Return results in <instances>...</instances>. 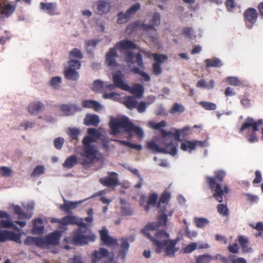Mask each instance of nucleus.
I'll use <instances>...</instances> for the list:
<instances>
[{"instance_id":"1a4fd4ad","label":"nucleus","mask_w":263,"mask_h":263,"mask_svg":"<svg viewBox=\"0 0 263 263\" xmlns=\"http://www.w3.org/2000/svg\"><path fill=\"white\" fill-rule=\"evenodd\" d=\"M111 4L106 1L100 0L95 2L92 5L94 12L100 15L107 13L111 9Z\"/></svg>"},{"instance_id":"f3484780","label":"nucleus","mask_w":263,"mask_h":263,"mask_svg":"<svg viewBox=\"0 0 263 263\" xmlns=\"http://www.w3.org/2000/svg\"><path fill=\"white\" fill-rule=\"evenodd\" d=\"M14 10V7L7 4L6 0H0V14L2 17L9 16Z\"/></svg>"},{"instance_id":"8fccbe9b","label":"nucleus","mask_w":263,"mask_h":263,"mask_svg":"<svg viewBox=\"0 0 263 263\" xmlns=\"http://www.w3.org/2000/svg\"><path fill=\"white\" fill-rule=\"evenodd\" d=\"M205 63L208 67H219L221 65V62L219 59L209 60L206 59L205 60Z\"/></svg>"},{"instance_id":"4468645a","label":"nucleus","mask_w":263,"mask_h":263,"mask_svg":"<svg viewBox=\"0 0 263 263\" xmlns=\"http://www.w3.org/2000/svg\"><path fill=\"white\" fill-rule=\"evenodd\" d=\"M101 241L105 245L111 247L118 245L117 240L110 237L108 235V231L106 228H103L100 231Z\"/></svg>"},{"instance_id":"603ef678","label":"nucleus","mask_w":263,"mask_h":263,"mask_svg":"<svg viewBox=\"0 0 263 263\" xmlns=\"http://www.w3.org/2000/svg\"><path fill=\"white\" fill-rule=\"evenodd\" d=\"M12 171L7 166L0 167V174L2 176L8 177L11 175Z\"/></svg>"},{"instance_id":"4c0bfd02","label":"nucleus","mask_w":263,"mask_h":263,"mask_svg":"<svg viewBox=\"0 0 263 263\" xmlns=\"http://www.w3.org/2000/svg\"><path fill=\"white\" fill-rule=\"evenodd\" d=\"M13 210L14 213L18 215L19 219H29L31 217L25 213L18 205H15L13 206Z\"/></svg>"},{"instance_id":"c9c22d12","label":"nucleus","mask_w":263,"mask_h":263,"mask_svg":"<svg viewBox=\"0 0 263 263\" xmlns=\"http://www.w3.org/2000/svg\"><path fill=\"white\" fill-rule=\"evenodd\" d=\"M99 116H86L84 119V124L87 126H98L100 120Z\"/></svg>"},{"instance_id":"dca6fc26","label":"nucleus","mask_w":263,"mask_h":263,"mask_svg":"<svg viewBox=\"0 0 263 263\" xmlns=\"http://www.w3.org/2000/svg\"><path fill=\"white\" fill-rule=\"evenodd\" d=\"M124 75L121 71H118L114 73L112 76L114 83L117 87L120 88L122 90H128V85L123 80Z\"/></svg>"},{"instance_id":"0e129e2a","label":"nucleus","mask_w":263,"mask_h":263,"mask_svg":"<svg viewBox=\"0 0 263 263\" xmlns=\"http://www.w3.org/2000/svg\"><path fill=\"white\" fill-rule=\"evenodd\" d=\"M81 67L80 62L78 60H70L69 62V67L68 68H71L72 69L76 70L78 69Z\"/></svg>"},{"instance_id":"72a5a7b5","label":"nucleus","mask_w":263,"mask_h":263,"mask_svg":"<svg viewBox=\"0 0 263 263\" xmlns=\"http://www.w3.org/2000/svg\"><path fill=\"white\" fill-rule=\"evenodd\" d=\"M190 135V127L186 126L182 129H175V138L177 141L180 140V137H185Z\"/></svg>"},{"instance_id":"7ed1b4c3","label":"nucleus","mask_w":263,"mask_h":263,"mask_svg":"<svg viewBox=\"0 0 263 263\" xmlns=\"http://www.w3.org/2000/svg\"><path fill=\"white\" fill-rule=\"evenodd\" d=\"M161 134L162 137L160 143L164 146L160 147L154 141H151L147 143V148L153 152L170 154L173 156L176 155L177 147L173 144L175 133L162 130Z\"/></svg>"},{"instance_id":"b1692460","label":"nucleus","mask_w":263,"mask_h":263,"mask_svg":"<svg viewBox=\"0 0 263 263\" xmlns=\"http://www.w3.org/2000/svg\"><path fill=\"white\" fill-rule=\"evenodd\" d=\"M108 251L104 248H101L99 251L95 250L92 254V263H98L100 259L108 255Z\"/></svg>"},{"instance_id":"c756f323","label":"nucleus","mask_w":263,"mask_h":263,"mask_svg":"<svg viewBox=\"0 0 263 263\" xmlns=\"http://www.w3.org/2000/svg\"><path fill=\"white\" fill-rule=\"evenodd\" d=\"M258 16L256 10L253 8L247 10L245 12V16L247 20L253 24L256 20Z\"/></svg>"},{"instance_id":"a19ab883","label":"nucleus","mask_w":263,"mask_h":263,"mask_svg":"<svg viewBox=\"0 0 263 263\" xmlns=\"http://www.w3.org/2000/svg\"><path fill=\"white\" fill-rule=\"evenodd\" d=\"M141 4L139 3H136L134 5H132L128 9H127L126 11L132 17L141 9Z\"/></svg>"},{"instance_id":"7c9ffc66","label":"nucleus","mask_w":263,"mask_h":263,"mask_svg":"<svg viewBox=\"0 0 263 263\" xmlns=\"http://www.w3.org/2000/svg\"><path fill=\"white\" fill-rule=\"evenodd\" d=\"M158 195L156 193L151 194L148 196V199L147 201V204L144 206V210L146 212H148L150 209L151 206L155 207L157 205Z\"/></svg>"},{"instance_id":"a18cd8bd","label":"nucleus","mask_w":263,"mask_h":263,"mask_svg":"<svg viewBox=\"0 0 263 263\" xmlns=\"http://www.w3.org/2000/svg\"><path fill=\"white\" fill-rule=\"evenodd\" d=\"M171 198V194L168 192H164L161 194L157 203V208H159L161 203H165L168 201Z\"/></svg>"},{"instance_id":"69168bd1","label":"nucleus","mask_w":263,"mask_h":263,"mask_svg":"<svg viewBox=\"0 0 263 263\" xmlns=\"http://www.w3.org/2000/svg\"><path fill=\"white\" fill-rule=\"evenodd\" d=\"M103 87V82L96 80L93 83V90L96 92L100 91Z\"/></svg>"},{"instance_id":"f8f14e48","label":"nucleus","mask_w":263,"mask_h":263,"mask_svg":"<svg viewBox=\"0 0 263 263\" xmlns=\"http://www.w3.org/2000/svg\"><path fill=\"white\" fill-rule=\"evenodd\" d=\"M125 59L127 63L135 64L139 66H143L142 57L139 53H136L130 50L126 51Z\"/></svg>"},{"instance_id":"c85d7f7f","label":"nucleus","mask_w":263,"mask_h":263,"mask_svg":"<svg viewBox=\"0 0 263 263\" xmlns=\"http://www.w3.org/2000/svg\"><path fill=\"white\" fill-rule=\"evenodd\" d=\"M82 105L85 108H92L96 111H99L102 108V105L99 102L93 100H84Z\"/></svg>"},{"instance_id":"2eb2a0df","label":"nucleus","mask_w":263,"mask_h":263,"mask_svg":"<svg viewBox=\"0 0 263 263\" xmlns=\"http://www.w3.org/2000/svg\"><path fill=\"white\" fill-rule=\"evenodd\" d=\"M215 258L219 259L223 263H247V260L243 257L236 258L234 255H230L228 257L217 254Z\"/></svg>"},{"instance_id":"c03bdc74","label":"nucleus","mask_w":263,"mask_h":263,"mask_svg":"<svg viewBox=\"0 0 263 263\" xmlns=\"http://www.w3.org/2000/svg\"><path fill=\"white\" fill-rule=\"evenodd\" d=\"M194 221L196 226L199 228L204 227L209 222L208 219L205 218L195 217Z\"/></svg>"},{"instance_id":"f03ea898","label":"nucleus","mask_w":263,"mask_h":263,"mask_svg":"<svg viewBox=\"0 0 263 263\" xmlns=\"http://www.w3.org/2000/svg\"><path fill=\"white\" fill-rule=\"evenodd\" d=\"M215 175L214 177L206 176V181L209 187L213 192L212 197L219 202H222L223 196L228 194L230 192L228 186L224 185L222 189L221 185V182L223 181L226 173L223 171L219 170L215 172Z\"/></svg>"},{"instance_id":"a211bd4d","label":"nucleus","mask_w":263,"mask_h":263,"mask_svg":"<svg viewBox=\"0 0 263 263\" xmlns=\"http://www.w3.org/2000/svg\"><path fill=\"white\" fill-rule=\"evenodd\" d=\"M33 228L32 233L33 234L41 235L44 233L45 229L43 225V220L41 218L35 219L33 220Z\"/></svg>"},{"instance_id":"aec40b11","label":"nucleus","mask_w":263,"mask_h":263,"mask_svg":"<svg viewBox=\"0 0 263 263\" xmlns=\"http://www.w3.org/2000/svg\"><path fill=\"white\" fill-rule=\"evenodd\" d=\"M117 56L116 48H111L106 55V63L108 66H114L116 65V57Z\"/></svg>"},{"instance_id":"ddd939ff","label":"nucleus","mask_w":263,"mask_h":263,"mask_svg":"<svg viewBox=\"0 0 263 263\" xmlns=\"http://www.w3.org/2000/svg\"><path fill=\"white\" fill-rule=\"evenodd\" d=\"M61 224L63 226L76 224L79 227H86L83 219L78 218L73 215H67L61 219Z\"/></svg>"},{"instance_id":"37998d69","label":"nucleus","mask_w":263,"mask_h":263,"mask_svg":"<svg viewBox=\"0 0 263 263\" xmlns=\"http://www.w3.org/2000/svg\"><path fill=\"white\" fill-rule=\"evenodd\" d=\"M180 148L184 151L189 150L190 152H191L192 150L195 149L194 141H186L185 142L182 143Z\"/></svg>"},{"instance_id":"79ce46f5","label":"nucleus","mask_w":263,"mask_h":263,"mask_svg":"<svg viewBox=\"0 0 263 263\" xmlns=\"http://www.w3.org/2000/svg\"><path fill=\"white\" fill-rule=\"evenodd\" d=\"M213 259V257L209 254H204L197 256L195 263H210Z\"/></svg>"},{"instance_id":"e433bc0d","label":"nucleus","mask_w":263,"mask_h":263,"mask_svg":"<svg viewBox=\"0 0 263 263\" xmlns=\"http://www.w3.org/2000/svg\"><path fill=\"white\" fill-rule=\"evenodd\" d=\"M65 76L67 79L77 80L79 78V73L74 69L67 68L65 70Z\"/></svg>"},{"instance_id":"864d4df0","label":"nucleus","mask_w":263,"mask_h":263,"mask_svg":"<svg viewBox=\"0 0 263 263\" xmlns=\"http://www.w3.org/2000/svg\"><path fill=\"white\" fill-rule=\"evenodd\" d=\"M184 110L183 106L176 103L170 109V113L171 114H174L176 113H181Z\"/></svg>"},{"instance_id":"39448f33","label":"nucleus","mask_w":263,"mask_h":263,"mask_svg":"<svg viewBox=\"0 0 263 263\" xmlns=\"http://www.w3.org/2000/svg\"><path fill=\"white\" fill-rule=\"evenodd\" d=\"M72 242L76 245L83 246L95 240L96 236L86 227H79L74 230L71 237Z\"/></svg>"},{"instance_id":"cd10ccee","label":"nucleus","mask_w":263,"mask_h":263,"mask_svg":"<svg viewBox=\"0 0 263 263\" xmlns=\"http://www.w3.org/2000/svg\"><path fill=\"white\" fill-rule=\"evenodd\" d=\"M116 49H126L127 51L136 48V45L130 41L124 40L118 42L115 47Z\"/></svg>"},{"instance_id":"6e6552de","label":"nucleus","mask_w":263,"mask_h":263,"mask_svg":"<svg viewBox=\"0 0 263 263\" xmlns=\"http://www.w3.org/2000/svg\"><path fill=\"white\" fill-rule=\"evenodd\" d=\"M262 125L263 120L259 119L256 121L253 118L248 117L240 128L239 133H242L245 129H248L250 128H252V132H257L258 127Z\"/></svg>"},{"instance_id":"13d9d810","label":"nucleus","mask_w":263,"mask_h":263,"mask_svg":"<svg viewBox=\"0 0 263 263\" xmlns=\"http://www.w3.org/2000/svg\"><path fill=\"white\" fill-rule=\"evenodd\" d=\"M197 248V244L196 242H192L187 245L184 248V252L186 253H190Z\"/></svg>"},{"instance_id":"a878e982","label":"nucleus","mask_w":263,"mask_h":263,"mask_svg":"<svg viewBox=\"0 0 263 263\" xmlns=\"http://www.w3.org/2000/svg\"><path fill=\"white\" fill-rule=\"evenodd\" d=\"M44 104L40 101L31 103L28 106V111L30 114H39L41 110L44 109Z\"/></svg>"},{"instance_id":"bf43d9fd","label":"nucleus","mask_w":263,"mask_h":263,"mask_svg":"<svg viewBox=\"0 0 263 263\" xmlns=\"http://www.w3.org/2000/svg\"><path fill=\"white\" fill-rule=\"evenodd\" d=\"M228 249L230 253L235 254L239 252V247L238 245L235 242L233 244H230L228 247Z\"/></svg>"},{"instance_id":"f704fd0d","label":"nucleus","mask_w":263,"mask_h":263,"mask_svg":"<svg viewBox=\"0 0 263 263\" xmlns=\"http://www.w3.org/2000/svg\"><path fill=\"white\" fill-rule=\"evenodd\" d=\"M123 103L124 105L129 109H132L136 107L137 105V101L133 96L126 97Z\"/></svg>"},{"instance_id":"6ab92c4d","label":"nucleus","mask_w":263,"mask_h":263,"mask_svg":"<svg viewBox=\"0 0 263 263\" xmlns=\"http://www.w3.org/2000/svg\"><path fill=\"white\" fill-rule=\"evenodd\" d=\"M64 203L63 204L60 205L59 209L61 210H62L68 214L71 213V210L76 208L78 204L81 203L82 202L81 201L73 202V201H67L65 199H64Z\"/></svg>"},{"instance_id":"f257e3e1","label":"nucleus","mask_w":263,"mask_h":263,"mask_svg":"<svg viewBox=\"0 0 263 263\" xmlns=\"http://www.w3.org/2000/svg\"><path fill=\"white\" fill-rule=\"evenodd\" d=\"M167 222V215L164 210L162 211L158 218V222L148 223L142 230V233L153 242L155 247L157 253L164 252L165 255L170 257H174L178 249L176 247L177 241L174 239H168L169 234L164 230L157 232L153 237L149 231L158 229L160 226L166 227Z\"/></svg>"},{"instance_id":"58836bf2","label":"nucleus","mask_w":263,"mask_h":263,"mask_svg":"<svg viewBox=\"0 0 263 263\" xmlns=\"http://www.w3.org/2000/svg\"><path fill=\"white\" fill-rule=\"evenodd\" d=\"M6 220H1L0 221V228H12L14 230H16L17 227L16 226L13 224L12 221L10 218V216L8 218H6Z\"/></svg>"},{"instance_id":"de8ad7c7","label":"nucleus","mask_w":263,"mask_h":263,"mask_svg":"<svg viewBox=\"0 0 263 263\" xmlns=\"http://www.w3.org/2000/svg\"><path fill=\"white\" fill-rule=\"evenodd\" d=\"M217 211L219 214L223 216H227L229 214L227 205L224 204H218L217 206Z\"/></svg>"},{"instance_id":"423d86ee","label":"nucleus","mask_w":263,"mask_h":263,"mask_svg":"<svg viewBox=\"0 0 263 263\" xmlns=\"http://www.w3.org/2000/svg\"><path fill=\"white\" fill-rule=\"evenodd\" d=\"M108 176L99 179V182L102 185L107 187H115L120 185L118 174L115 172H108Z\"/></svg>"},{"instance_id":"680f3d73","label":"nucleus","mask_w":263,"mask_h":263,"mask_svg":"<svg viewBox=\"0 0 263 263\" xmlns=\"http://www.w3.org/2000/svg\"><path fill=\"white\" fill-rule=\"evenodd\" d=\"M183 32L185 36L190 39H194L196 37L194 32L191 28H186L184 29Z\"/></svg>"},{"instance_id":"3c124183","label":"nucleus","mask_w":263,"mask_h":263,"mask_svg":"<svg viewBox=\"0 0 263 263\" xmlns=\"http://www.w3.org/2000/svg\"><path fill=\"white\" fill-rule=\"evenodd\" d=\"M210 83V85H208L206 84V83L204 80H200L197 82V86L198 87H202L208 89L213 88L214 87V81L213 80H211Z\"/></svg>"},{"instance_id":"473e14b6","label":"nucleus","mask_w":263,"mask_h":263,"mask_svg":"<svg viewBox=\"0 0 263 263\" xmlns=\"http://www.w3.org/2000/svg\"><path fill=\"white\" fill-rule=\"evenodd\" d=\"M78 163V158L76 155H71L67 157L63 164L64 167L71 168Z\"/></svg>"},{"instance_id":"5701e85b","label":"nucleus","mask_w":263,"mask_h":263,"mask_svg":"<svg viewBox=\"0 0 263 263\" xmlns=\"http://www.w3.org/2000/svg\"><path fill=\"white\" fill-rule=\"evenodd\" d=\"M237 241L243 253H248L252 251L251 248L249 246V240L247 237L243 235H239L237 237Z\"/></svg>"},{"instance_id":"09e8293b","label":"nucleus","mask_w":263,"mask_h":263,"mask_svg":"<svg viewBox=\"0 0 263 263\" xmlns=\"http://www.w3.org/2000/svg\"><path fill=\"white\" fill-rule=\"evenodd\" d=\"M41 8L43 10H47L49 14H52L55 10V7L52 3H41Z\"/></svg>"},{"instance_id":"49530a36","label":"nucleus","mask_w":263,"mask_h":263,"mask_svg":"<svg viewBox=\"0 0 263 263\" xmlns=\"http://www.w3.org/2000/svg\"><path fill=\"white\" fill-rule=\"evenodd\" d=\"M62 83V78L60 77H54L51 78L50 81V86L54 89L60 87Z\"/></svg>"},{"instance_id":"5fc2aeb1","label":"nucleus","mask_w":263,"mask_h":263,"mask_svg":"<svg viewBox=\"0 0 263 263\" xmlns=\"http://www.w3.org/2000/svg\"><path fill=\"white\" fill-rule=\"evenodd\" d=\"M45 168L43 165H38L36 166L31 173V176L33 177L39 176L44 173Z\"/></svg>"},{"instance_id":"2f4dec72","label":"nucleus","mask_w":263,"mask_h":263,"mask_svg":"<svg viewBox=\"0 0 263 263\" xmlns=\"http://www.w3.org/2000/svg\"><path fill=\"white\" fill-rule=\"evenodd\" d=\"M144 54L145 56H146L149 58L153 57L155 63H157L160 64L163 63L167 59V57L165 55L151 53L148 51H144Z\"/></svg>"},{"instance_id":"ea45409f","label":"nucleus","mask_w":263,"mask_h":263,"mask_svg":"<svg viewBox=\"0 0 263 263\" xmlns=\"http://www.w3.org/2000/svg\"><path fill=\"white\" fill-rule=\"evenodd\" d=\"M117 16V23L119 24L126 23L131 18L130 16L127 11H126L125 12H121L119 13Z\"/></svg>"},{"instance_id":"774afa93","label":"nucleus","mask_w":263,"mask_h":263,"mask_svg":"<svg viewBox=\"0 0 263 263\" xmlns=\"http://www.w3.org/2000/svg\"><path fill=\"white\" fill-rule=\"evenodd\" d=\"M95 142V139L93 137L90 136H85L82 140V143L84 146L91 145V143Z\"/></svg>"},{"instance_id":"6e6d98bb","label":"nucleus","mask_w":263,"mask_h":263,"mask_svg":"<svg viewBox=\"0 0 263 263\" xmlns=\"http://www.w3.org/2000/svg\"><path fill=\"white\" fill-rule=\"evenodd\" d=\"M103 98L104 99H110L114 101H117L120 98L119 94L112 92L110 93H104L103 95Z\"/></svg>"},{"instance_id":"338daca9","label":"nucleus","mask_w":263,"mask_h":263,"mask_svg":"<svg viewBox=\"0 0 263 263\" xmlns=\"http://www.w3.org/2000/svg\"><path fill=\"white\" fill-rule=\"evenodd\" d=\"M64 139L61 137H58L54 140V145L55 147L58 149H60L64 144Z\"/></svg>"},{"instance_id":"4d7b16f0","label":"nucleus","mask_w":263,"mask_h":263,"mask_svg":"<svg viewBox=\"0 0 263 263\" xmlns=\"http://www.w3.org/2000/svg\"><path fill=\"white\" fill-rule=\"evenodd\" d=\"M200 104L205 109L215 110L216 108V105L213 103L209 102H201Z\"/></svg>"},{"instance_id":"052dcab7","label":"nucleus","mask_w":263,"mask_h":263,"mask_svg":"<svg viewBox=\"0 0 263 263\" xmlns=\"http://www.w3.org/2000/svg\"><path fill=\"white\" fill-rule=\"evenodd\" d=\"M80 133L79 129L75 128H69V134L72 139L77 140Z\"/></svg>"},{"instance_id":"9b49d317","label":"nucleus","mask_w":263,"mask_h":263,"mask_svg":"<svg viewBox=\"0 0 263 263\" xmlns=\"http://www.w3.org/2000/svg\"><path fill=\"white\" fill-rule=\"evenodd\" d=\"M61 237V232L59 231H55L47 235L44 238L43 248L48 245H58L60 243Z\"/></svg>"},{"instance_id":"e2e57ef3","label":"nucleus","mask_w":263,"mask_h":263,"mask_svg":"<svg viewBox=\"0 0 263 263\" xmlns=\"http://www.w3.org/2000/svg\"><path fill=\"white\" fill-rule=\"evenodd\" d=\"M87 132L89 135L98 139L101 138L102 136L101 133L95 128H88Z\"/></svg>"},{"instance_id":"412c9836","label":"nucleus","mask_w":263,"mask_h":263,"mask_svg":"<svg viewBox=\"0 0 263 263\" xmlns=\"http://www.w3.org/2000/svg\"><path fill=\"white\" fill-rule=\"evenodd\" d=\"M125 90L129 91L130 93L133 94L135 97L137 98H141L143 97L144 91V88L142 85L137 84L131 88L128 86V90Z\"/></svg>"},{"instance_id":"20e7f679","label":"nucleus","mask_w":263,"mask_h":263,"mask_svg":"<svg viewBox=\"0 0 263 263\" xmlns=\"http://www.w3.org/2000/svg\"><path fill=\"white\" fill-rule=\"evenodd\" d=\"M109 126L111 129V133L116 135L123 129L124 132L127 133H134L137 136L142 137L143 132L142 129L133 124L126 116H123V118H111L109 122Z\"/></svg>"},{"instance_id":"393cba45","label":"nucleus","mask_w":263,"mask_h":263,"mask_svg":"<svg viewBox=\"0 0 263 263\" xmlns=\"http://www.w3.org/2000/svg\"><path fill=\"white\" fill-rule=\"evenodd\" d=\"M151 23L153 24H142L141 25V28L143 30H147L149 29H154V26L155 25H158L160 23V15L158 13H155L151 20Z\"/></svg>"},{"instance_id":"4be33fe9","label":"nucleus","mask_w":263,"mask_h":263,"mask_svg":"<svg viewBox=\"0 0 263 263\" xmlns=\"http://www.w3.org/2000/svg\"><path fill=\"white\" fill-rule=\"evenodd\" d=\"M24 243L27 246L35 245L40 248H43V238L41 237H35L29 236L25 238Z\"/></svg>"},{"instance_id":"9d476101","label":"nucleus","mask_w":263,"mask_h":263,"mask_svg":"<svg viewBox=\"0 0 263 263\" xmlns=\"http://www.w3.org/2000/svg\"><path fill=\"white\" fill-rule=\"evenodd\" d=\"M21 235L10 231H0V242H4L7 240H12L17 243H21Z\"/></svg>"},{"instance_id":"bb28decb","label":"nucleus","mask_w":263,"mask_h":263,"mask_svg":"<svg viewBox=\"0 0 263 263\" xmlns=\"http://www.w3.org/2000/svg\"><path fill=\"white\" fill-rule=\"evenodd\" d=\"M129 247V243L127 239L122 238L121 244L118 253V257H121L123 260L125 259V256L128 251Z\"/></svg>"},{"instance_id":"0eeeda50","label":"nucleus","mask_w":263,"mask_h":263,"mask_svg":"<svg viewBox=\"0 0 263 263\" xmlns=\"http://www.w3.org/2000/svg\"><path fill=\"white\" fill-rule=\"evenodd\" d=\"M84 156L86 159H84L81 163L82 165H86L92 163L96 158L98 153L97 150L93 145L84 146Z\"/></svg>"}]
</instances>
